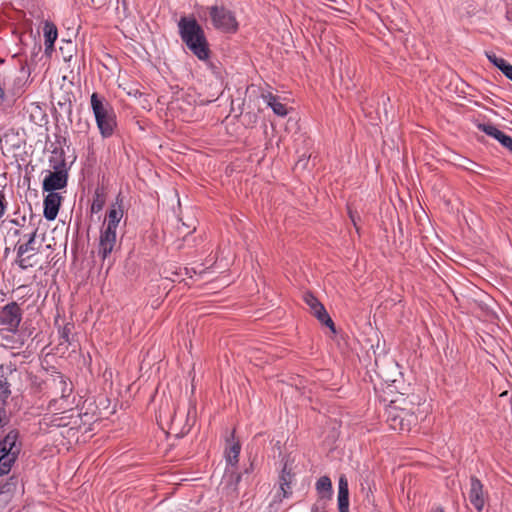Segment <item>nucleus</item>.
Segmentation results:
<instances>
[{
  "mask_svg": "<svg viewBox=\"0 0 512 512\" xmlns=\"http://www.w3.org/2000/svg\"><path fill=\"white\" fill-rule=\"evenodd\" d=\"M419 406L420 398L414 394H398L390 399L385 409L389 428L399 433H409L418 423Z\"/></svg>",
  "mask_w": 512,
  "mask_h": 512,
  "instance_id": "nucleus-1",
  "label": "nucleus"
},
{
  "mask_svg": "<svg viewBox=\"0 0 512 512\" xmlns=\"http://www.w3.org/2000/svg\"><path fill=\"white\" fill-rule=\"evenodd\" d=\"M179 35L188 49L199 59L207 60L210 50L205 32L194 17H181L178 21Z\"/></svg>",
  "mask_w": 512,
  "mask_h": 512,
  "instance_id": "nucleus-2",
  "label": "nucleus"
},
{
  "mask_svg": "<svg viewBox=\"0 0 512 512\" xmlns=\"http://www.w3.org/2000/svg\"><path fill=\"white\" fill-rule=\"evenodd\" d=\"M50 387L54 397L49 402V408L61 413L72 410L75 405L72 382L63 374L56 373L52 375Z\"/></svg>",
  "mask_w": 512,
  "mask_h": 512,
  "instance_id": "nucleus-3",
  "label": "nucleus"
},
{
  "mask_svg": "<svg viewBox=\"0 0 512 512\" xmlns=\"http://www.w3.org/2000/svg\"><path fill=\"white\" fill-rule=\"evenodd\" d=\"M53 171H48L43 180V190L45 192L56 193L67 186L68 168L66 165L65 154L62 148H55L49 159Z\"/></svg>",
  "mask_w": 512,
  "mask_h": 512,
  "instance_id": "nucleus-4",
  "label": "nucleus"
},
{
  "mask_svg": "<svg viewBox=\"0 0 512 512\" xmlns=\"http://www.w3.org/2000/svg\"><path fill=\"white\" fill-rule=\"evenodd\" d=\"M90 103L101 136L103 138L111 137L117 126L113 107L104 97L99 96L97 93L91 95Z\"/></svg>",
  "mask_w": 512,
  "mask_h": 512,
  "instance_id": "nucleus-5",
  "label": "nucleus"
},
{
  "mask_svg": "<svg viewBox=\"0 0 512 512\" xmlns=\"http://www.w3.org/2000/svg\"><path fill=\"white\" fill-rule=\"evenodd\" d=\"M123 217L121 206L113 205L107 215L104 227L100 232L98 255L105 260L113 251L116 244L117 227Z\"/></svg>",
  "mask_w": 512,
  "mask_h": 512,
  "instance_id": "nucleus-6",
  "label": "nucleus"
},
{
  "mask_svg": "<svg viewBox=\"0 0 512 512\" xmlns=\"http://www.w3.org/2000/svg\"><path fill=\"white\" fill-rule=\"evenodd\" d=\"M22 444L19 441V432L10 430L0 440V477L8 474L21 452Z\"/></svg>",
  "mask_w": 512,
  "mask_h": 512,
  "instance_id": "nucleus-7",
  "label": "nucleus"
},
{
  "mask_svg": "<svg viewBox=\"0 0 512 512\" xmlns=\"http://www.w3.org/2000/svg\"><path fill=\"white\" fill-rule=\"evenodd\" d=\"M36 234L37 229H32V231L29 233L28 240L25 243L17 245L16 247V263L23 270L31 268L36 264L34 260V257L38 252V248L35 246Z\"/></svg>",
  "mask_w": 512,
  "mask_h": 512,
  "instance_id": "nucleus-8",
  "label": "nucleus"
},
{
  "mask_svg": "<svg viewBox=\"0 0 512 512\" xmlns=\"http://www.w3.org/2000/svg\"><path fill=\"white\" fill-rule=\"evenodd\" d=\"M212 23L216 29L224 32H236L238 22L234 13L223 6H212L209 9Z\"/></svg>",
  "mask_w": 512,
  "mask_h": 512,
  "instance_id": "nucleus-9",
  "label": "nucleus"
},
{
  "mask_svg": "<svg viewBox=\"0 0 512 512\" xmlns=\"http://www.w3.org/2000/svg\"><path fill=\"white\" fill-rule=\"evenodd\" d=\"M22 320V311L16 302L5 305L0 310V324L6 327L8 332L16 333Z\"/></svg>",
  "mask_w": 512,
  "mask_h": 512,
  "instance_id": "nucleus-10",
  "label": "nucleus"
},
{
  "mask_svg": "<svg viewBox=\"0 0 512 512\" xmlns=\"http://www.w3.org/2000/svg\"><path fill=\"white\" fill-rule=\"evenodd\" d=\"M303 300L309 307L310 312L319 320V322L327 326L333 333H335L336 329L334 322L327 313L323 304L320 303L319 300L309 292L304 293Z\"/></svg>",
  "mask_w": 512,
  "mask_h": 512,
  "instance_id": "nucleus-11",
  "label": "nucleus"
},
{
  "mask_svg": "<svg viewBox=\"0 0 512 512\" xmlns=\"http://www.w3.org/2000/svg\"><path fill=\"white\" fill-rule=\"evenodd\" d=\"M294 480V474L292 473V469L288 467V464L285 463L281 474L279 476V491L275 494L273 503H281L283 499L289 498L292 495V487L291 484Z\"/></svg>",
  "mask_w": 512,
  "mask_h": 512,
  "instance_id": "nucleus-12",
  "label": "nucleus"
},
{
  "mask_svg": "<svg viewBox=\"0 0 512 512\" xmlns=\"http://www.w3.org/2000/svg\"><path fill=\"white\" fill-rule=\"evenodd\" d=\"M469 500L478 512L483 510L485 505L483 485L475 476L470 478Z\"/></svg>",
  "mask_w": 512,
  "mask_h": 512,
  "instance_id": "nucleus-13",
  "label": "nucleus"
},
{
  "mask_svg": "<svg viewBox=\"0 0 512 512\" xmlns=\"http://www.w3.org/2000/svg\"><path fill=\"white\" fill-rule=\"evenodd\" d=\"M478 129L496 139L503 147L512 153V137L505 134L492 124H478Z\"/></svg>",
  "mask_w": 512,
  "mask_h": 512,
  "instance_id": "nucleus-14",
  "label": "nucleus"
},
{
  "mask_svg": "<svg viewBox=\"0 0 512 512\" xmlns=\"http://www.w3.org/2000/svg\"><path fill=\"white\" fill-rule=\"evenodd\" d=\"M60 204V194L49 192L44 198V217L49 221L54 220L58 215Z\"/></svg>",
  "mask_w": 512,
  "mask_h": 512,
  "instance_id": "nucleus-15",
  "label": "nucleus"
},
{
  "mask_svg": "<svg viewBox=\"0 0 512 512\" xmlns=\"http://www.w3.org/2000/svg\"><path fill=\"white\" fill-rule=\"evenodd\" d=\"M19 485V478L15 475L10 476L0 485V503L8 504L15 495Z\"/></svg>",
  "mask_w": 512,
  "mask_h": 512,
  "instance_id": "nucleus-16",
  "label": "nucleus"
},
{
  "mask_svg": "<svg viewBox=\"0 0 512 512\" xmlns=\"http://www.w3.org/2000/svg\"><path fill=\"white\" fill-rule=\"evenodd\" d=\"M337 500L339 512H349V487L347 478L344 475L339 478Z\"/></svg>",
  "mask_w": 512,
  "mask_h": 512,
  "instance_id": "nucleus-17",
  "label": "nucleus"
},
{
  "mask_svg": "<svg viewBox=\"0 0 512 512\" xmlns=\"http://www.w3.org/2000/svg\"><path fill=\"white\" fill-rule=\"evenodd\" d=\"M318 498L331 500L333 494L332 482L328 476L320 477L315 485Z\"/></svg>",
  "mask_w": 512,
  "mask_h": 512,
  "instance_id": "nucleus-18",
  "label": "nucleus"
},
{
  "mask_svg": "<svg viewBox=\"0 0 512 512\" xmlns=\"http://www.w3.org/2000/svg\"><path fill=\"white\" fill-rule=\"evenodd\" d=\"M487 58L493 63L502 73L512 81V65L509 64L505 59L498 57L494 53H486Z\"/></svg>",
  "mask_w": 512,
  "mask_h": 512,
  "instance_id": "nucleus-19",
  "label": "nucleus"
},
{
  "mask_svg": "<svg viewBox=\"0 0 512 512\" xmlns=\"http://www.w3.org/2000/svg\"><path fill=\"white\" fill-rule=\"evenodd\" d=\"M263 98L267 105L273 110V112L281 117H284L287 115L288 111L286 106L281 103L277 96H274L273 94L269 93L267 95H263Z\"/></svg>",
  "mask_w": 512,
  "mask_h": 512,
  "instance_id": "nucleus-20",
  "label": "nucleus"
},
{
  "mask_svg": "<svg viewBox=\"0 0 512 512\" xmlns=\"http://www.w3.org/2000/svg\"><path fill=\"white\" fill-rule=\"evenodd\" d=\"M10 395V383L4 371V365H0V401L3 405H6Z\"/></svg>",
  "mask_w": 512,
  "mask_h": 512,
  "instance_id": "nucleus-21",
  "label": "nucleus"
},
{
  "mask_svg": "<svg viewBox=\"0 0 512 512\" xmlns=\"http://www.w3.org/2000/svg\"><path fill=\"white\" fill-rule=\"evenodd\" d=\"M74 330V324L71 322H68L64 324L62 327H59L58 333H59V345H70L71 344V338L72 332Z\"/></svg>",
  "mask_w": 512,
  "mask_h": 512,
  "instance_id": "nucleus-22",
  "label": "nucleus"
},
{
  "mask_svg": "<svg viewBox=\"0 0 512 512\" xmlns=\"http://www.w3.org/2000/svg\"><path fill=\"white\" fill-rule=\"evenodd\" d=\"M241 446L238 442L231 444L225 453L226 462L228 465L234 467L238 463Z\"/></svg>",
  "mask_w": 512,
  "mask_h": 512,
  "instance_id": "nucleus-23",
  "label": "nucleus"
},
{
  "mask_svg": "<svg viewBox=\"0 0 512 512\" xmlns=\"http://www.w3.org/2000/svg\"><path fill=\"white\" fill-rule=\"evenodd\" d=\"M44 42H48L49 45L54 44L57 37H58V31L57 27L52 22H45L44 24Z\"/></svg>",
  "mask_w": 512,
  "mask_h": 512,
  "instance_id": "nucleus-24",
  "label": "nucleus"
},
{
  "mask_svg": "<svg viewBox=\"0 0 512 512\" xmlns=\"http://www.w3.org/2000/svg\"><path fill=\"white\" fill-rule=\"evenodd\" d=\"M0 337L6 340V342L3 343V346L11 349H19L24 344L23 340L20 339L19 336H16V333H13L12 335H4V333L0 331Z\"/></svg>",
  "mask_w": 512,
  "mask_h": 512,
  "instance_id": "nucleus-25",
  "label": "nucleus"
},
{
  "mask_svg": "<svg viewBox=\"0 0 512 512\" xmlns=\"http://www.w3.org/2000/svg\"><path fill=\"white\" fill-rule=\"evenodd\" d=\"M104 205H105V198L102 195H100L99 193H96L93 198V201H92L91 212L92 213L100 212L103 209Z\"/></svg>",
  "mask_w": 512,
  "mask_h": 512,
  "instance_id": "nucleus-26",
  "label": "nucleus"
},
{
  "mask_svg": "<svg viewBox=\"0 0 512 512\" xmlns=\"http://www.w3.org/2000/svg\"><path fill=\"white\" fill-rule=\"evenodd\" d=\"M5 187H6L5 184H0V219L4 216L6 209H7V205H8V202L6 200V195L4 192Z\"/></svg>",
  "mask_w": 512,
  "mask_h": 512,
  "instance_id": "nucleus-27",
  "label": "nucleus"
},
{
  "mask_svg": "<svg viewBox=\"0 0 512 512\" xmlns=\"http://www.w3.org/2000/svg\"><path fill=\"white\" fill-rule=\"evenodd\" d=\"M330 500L318 498L316 503L312 506L311 512H326L327 504Z\"/></svg>",
  "mask_w": 512,
  "mask_h": 512,
  "instance_id": "nucleus-28",
  "label": "nucleus"
},
{
  "mask_svg": "<svg viewBox=\"0 0 512 512\" xmlns=\"http://www.w3.org/2000/svg\"><path fill=\"white\" fill-rule=\"evenodd\" d=\"M349 217L356 228L358 230L357 221L360 219L359 216L356 214V212H353L352 210H349Z\"/></svg>",
  "mask_w": 512,
  "mask_h": 512,
  "instance_id": "nucleus-29",
  "label": "nucleus"
},
{
  "mask_svg": "<svg viewBox=\"0 0 512 512\" xmlns=\"http://www.w3.org/2000/svg\"><path fill=\"white\" fill-rule=\"evenodd\" d=\"M427 512H445L441 505H433Z\"/></svg>",
  "mask_w": 512,
  "mask_h": 512,
  "instance_id": "nucleus-30",
  "label": "nucleus"
},
{
  "mask_svg": "<svg viewBox=\"0 0 512 512\" xmlns=\"http://www.w3.org/2000/svg\"><path fill=\"white\" fill-rule=\"evenodd\" d=\"M8 234L12 235L13 237H18L20 235V230L17 228H10Z\"/></svg>",
  "mask_w": 512,
  "mask_h": 512,
  "instance_id": "nucleus-31",
  "label": "nucleus"
},
{
  "mask_svg": "<svg viewBox=\"0 0 512 512\" xmlns=\"http://www.w3.org/2000/svg\"><path fill=\"white\" fill-rule=\"evenodd\" d=\"M45 45V52L47 54H50L54 50V44L49 45L48 42H44Z\"/></svg>",
  "mask_w": 512,
  "mask_h": 512,
  "instance_id": "nucleus-32",
  "label": "nucleus"
},
{
  "mask_svg": "<svg viewBox=\"0 0 512 512\" xmlns=\"http://www.w3.org/2000/svg\"><path fill=\"white\" fill-rule=\"evenodd\" d=\"M4 416H5V410H4V408H0V427L3 424Z\"/></svg>",
  "mask_w": 512,
  "mask_h": 512,
  "instance_id": "nucleus-33",
  "label": "nucleus"
},
{
  "mask_svg": "<svg viewBox=\"0 0 512 512\" xmlns=\"http://www.w3.org/2000/svg\"><path fill=\"white\" fill-rule=\"evenodd\" d=\"M4 101V89L0 86V104Z\"/></svg>",
  "mask_w": 512,
  "mask_h": 512,
  "instance_id": "nucleus-34",
  "label": "nucleus"
},
{
  "mask_svg": "<svg viewBox=\"0 0 512 512\" xmlns=\"http://www.w3.org/2000/svg\"><path fill=\"white\" fill-rule=\"evenodd\" d=\"M11 224H14L15 226H22L21 222L18 219H11Z\"/></svg>",
  "mask_w": 512,
  "mask_h": 512,
  "instance_id": "nucleus-35",
  "label": "nucleus"
},
{
  "mask_svg": "<svg viewBox=\"0 0 512 512\" xmlns=\"http://www.w3.org/2000/svg\"><path fill=\"white\" fill-rule=\"evenodd\" d=\"M122 5H123L124 12H126L127 9H128L127 1L126 0H122Z\"/></svg>",
  "mask_w": 512,
  "mask_h": 512,
  "instance_id": "nucleus-36",
  "label": "nucleus"
},
{
  "mask_svg": "<svg viewBox=\"0 0 512 512\" xmlns=\"http://www.w3.org/2000/svg\"><path fill=\"white\" fill-rule=\"evenodd\" d=\"M184 270H185L186 274H189V269L188 268H185Z\"/></svg>",
  "mask_w": 512,
  "mask_h": 512,
  "instance_id": "nucleus-37",
  "label": "nucleus"
},
{
  "mask_svg": "<svg viewBox=\"0 0 512 512\" xmlns=\"http://www.w3.org/2000/svg\"><path fill=\"white\" fill-rule=\"evenodd\" d=\"M507 15L509 19H512V17L510 16V12H507Z\"/></svg>",
  "mask_w": 512,
  "mask_h": 512,
  "instance_id": "nucleus-38",
  "label": "nucleus"
},
{
  "mask_svg": "<svg viewBox=\"0 0 512 512\" xmlns=\"http://www.w3.org/2000/svg\"><path fill=\"white\" fill-rule=\"evenodd\" d=\"M0 63H3V60H2V59H0Z\"/></svg>",
  "mask_w": 512,
  "mask_h": 512,
  "instance_id": "nucleus-39",
  "label": "nucleus"
}]
</instances>
